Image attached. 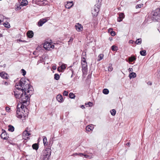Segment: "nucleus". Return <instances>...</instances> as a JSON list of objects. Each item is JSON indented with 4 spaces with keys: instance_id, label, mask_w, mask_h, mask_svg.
<instances>
[{
    "instance_id": "nucleus-1",
    "label": "nucleus",
    "mask_w": 160,
    "mask_h": 160,
    "mask_svg": "<svg viewBox=\"0 0 160 160\" xmlns=\"http://www.w3.org/2000/svg\"><path fill=\"white\" fill-rule=\"evenodd\" d=\"M19 85L22 88L21 92L22 93L20 97L18 98L19 102L21 103L20 104H26V105H28L29 103L30 94H28L26 93H29L30 91H32V88L30 85L26 83V81L24 78H21L18 82V84L17 85Z\"/></svg>"
},
{
    "instance_id": "nucleus-2",
    "label": "nucleus",
    "mask_w": 160,
    "mask_h": 160,
    "mask_svg": "<svg viewBox=\"0 0 160 160\" xmlns=\"http://www.w3.org/2000/svg\"><path fill=\"white\" fill-rule=\"evenodd\" d=\"M28 110L26 106L23 104H18L16 116L18 118H24L28 115Z\"/></svg>"
},
{
    "instance_id": "nucleus-3",
    "label": "nucleus",
    "mask_w": 160,
    "mask_h": 160,
    "mask_svg": "<svg viewBox=\"0 0 160 160\" xmlns=\"http://www.w3.org/2000/svg\"><path fill=\"white\" fill-rule=\"evenodd\" d=\"M51 150L50 148H47L44 150L40 157V160H48L51 155Z\"/></svg>"
},
{
    "instance_id": "nucleus-4",
    "label": "nucleus",
    "mask_w": 160,
    "mask_h": 160,
    "mask_svg": "<svg viewBox=\"0 0 160 160\" xmlns=\"http://www.w3.org/2000/svg\"><path fill=\"white\" fill-rule=\"evenodd\" d=\"M18 84V83H17L15 85V87L17 88V89L14 91V96L16 98H18L20 97L21 93H22V92L21 91L22 88L19 85H18V86H17Z\"/></svg>"
},
{
    "instance_id": "nucleus-5",
    "label": "nucleus",
    "mask_w": 160,
    "mask_h": 160,
    "mask_svg": "<svg viewBox=\"0 0 160 160\" xmlns=\"http://www.w3.org/2000/svg\"><path fill=\"white\" fill-rule=\"evenodd\" d=\"M52 42L51 43L50 42H46L44 43L43 47L46 50H50V49L53 48L54 46L52 45Z\"/></svg>"
},
{
    "instance_id": "nucleus-6",
    "label": "nucleus",
    "mask_w": 160,
    "mask_h": 160,
    "mask_svg": "<svg viewBox=\"0 0 160 160\" xmlns=\"http://www.w3.org/2000/svg\"><path fill=\"white\" fill-rule=\"evenodd\" d=\"M153 18H155V19H159V18L160 17V8H158L155 9L153 12Z\"/></svg>"
},
{
    "instance_id": "nucleus-7",
    "label": "nucleus",
    "mask_w": 160,
    "mask_h": 160,
    "mask_svg": "<svg viewBox=\"0 0 160 160\" xmlns=\"http://www.w3.org/2000/svg\"><path fill=\"white\" fill-rule=\"evenodd\" d=\"M99 9V7L96 6V5H95V7L92 9V13L93 16L95 17L98 15Z\"/></svg>"
},
{
    "instance_id": "nucleus-8",
    "label": "nucleus",
    "mask_w": 160,
    "mask_h": 160,
    "mask_svg": "<svg viewBox=\"0 0 160 160\" xmlns=\"http://www.w3.org/2000/svg\"><path fill=\"white\" fill-rule=\"evenodd\" d=\"M28 2L26 0H22L21 2V5H18L17 8H16V10H20L22 7L24 6H26L28 4Z\"/></svg>"
},
{
    "instance_id": "nucleus-9",
    "label": "nucleus",
    "mask_w": 160,
    "mask_h": 160,
    "mask_svg": "<svg viewBox=\"0 0 160 160\" xmlns=\"http://www.w3.org/2000/svg\"><path fill=\"white\" fill-rule=\"evenodd\" d=\"M79 155L81 157L84 156L86 158H91L93 157V154L92 153H90L89 155H87L84 153H76L73 154V155Z\"/></svg>"
},
{
    "instance_id": "nucleus-10",
    "label": "nucleus",
    "mask_w": 160,
    "mask_h": 160,
    "mask_svg": "<svg viewBox=\"0 0 160 160\" xmlns=\"http://www.w3.org/2000/svg\"><path fill=\"white\" fill-rule=\"evenodd\" d=\"M75 27L76 30L78 32H80L82 30V26L79 23L76 24Z\"/></svg>"
},
{
    "instance_id": "nucleus-11",
    "label": "nucleus",
    "mask_w": 160,
    "mask_h": 160,
    "mask_svg": "<svg viewBox=\"0 0 160 160\" xmlns=\"http://www.w3.org/2000/svg\"><path fill=\"white\" fill-rule=\"evenodd\" d=\"M0 76L3 79H8L9 77L8 75L4 72H1Z\"/></svg>"
},
{
    "instance_id": "nucleus-12",
    "label": "nucleus",
    "mask_w": 160,
    "mask_h": 160,
    "mask_svg": "<svg viewBox=\"0 0 160 160\" xmlns=\"http://www.w3.org/2000/svg\"><path fill=\"white\" fill-rule=\"evenodd\" d=\"M1 137L2 139L5 140H6L8 138V137L4 130H2V132L1 135Z\"/></svg>"
},
{
    "instance_id": "nucleus-13",
    "label": "nucleus",
    "mask_w": 160,
    "mask_h": 160,
    "mask_svg": "<svg viewBox=\"0 0 160 160\" xmlns=\"http://www.w3.org/2000/svg\"><path fill=\"white\" fill-rule=\"evenodd\" d=\"M67 4L65 5V8L68 9L70 8L74 5L72 1L67 2Z\"/></svg>"
},
{
    "instance_id": "nucleus-14",
    "label": "nucleus",
    "mask_w": 160,
    "mask_h": 160,
    "mask_svg": "<svg viewBox=\"0 0 160 160\" xmlns=\"http://www.w3.org/2000/svg\"><path fill=\"white\" fill-rule=\"evenodd\" d=\"M48 3L47 1L45 0H40L38 1V3L39 5L44 6Z\"/></svg>"
},
{
    "instance_id": "nucleus-15",
    "label": "nucleus",
    "mask_w": 160,
    "mask_h": 160,
    "mask_svg": "<svg viewBox=\"0 0 160 160\" xmlns=\"http://www.w3.org/2000/svg\"><path fill=\"white\" fill-rule=\"evenodd\" d=\"M33 32L32 31H28L27 33V36L29 38H31L33 36Z\"/></svg>"
},
{
    "instance_id": "nucleus-16",
    "label": "nucleus",
    "mask_w": 160,
    "mask_h": 160,
    "mask_svg": "<svg viewBox=\"0 0 160 160\" xmlns=\"http://www.w3.org/2000/svg\"><path fill=\"white\" fill-rule=\"evenodd\" d=\"M94 128L93 125L91 124L90 125H88L86 128V131L90 132L92 131Z\"/></svg>"
},
{
    "instance_id": "nucleus-17",
    "label": "nucleus",
    "mask_w": 160,
    "mask_h": 160,
    "mask_svg": "<svg viewBox=\"0 0 160 160\" xmlns=\"http://www.w3.org/2000/svg\"><path fill=\"white\" fill-rule=\"evenodd\" d=\"M57 100L59 102H62L63 101V98L62 95H58L56 98Z\"/></svg>"
},
{
    "instance_id": "nucleus-18",
    "label": "nucleus",
    "mask_w": 160,
    "mask_h": 160,
    "mask_svg": "<svg viewBox=\"0 0 160 160\" xmlns=\"http://www.w3.org/2000/svg\"><path fill=\"white\" fill-rule=\"evenodd\" d=\"M136 76V74L135 72H132L129 74V77L130 79L133 78H135Z\"/></svg>"
},
{
    "instance_id": "nucleus-19",
    "label": "nucleus",
    "mask_w": 160,
    "mask_h": 160,
    "mask_svg": "<svg viewBox=\"0 0 160 160\" xmlns=\"http://www.w3.org/2000/svg\"><path fill=\"white\" fill-rule=\"evenodd\" d=\"M30 135V134L28 133V132L27 130H25L23 132L22 136L23 137H27L26 138H28V136H29Z\"/></svg>"
},
{
    "instance_id": "nucleus-20",
    "label": "nucleus",
    "mask_w": 160,
    "mask_h": 160,
    "mask_svg": "<svg viewBox=\"0 0 160 160\" xmlns=\"http://www.w3.org/2000/svg\"><path fill=\"white\" fill-rule=\"evenodd\" d=\"M43 141L44 146H46L47 145V140L46 137L44 136L42 137Z\"/></svg>"
},
{
    "instance_id": "nucleus-21",
    "label": "nucleus",
    "mask_w": 160,
    "mask_h": 160,
    "mask_svg": "<svg viewBox=\"0 0 160 160\" xmlns=\"http://www.w3.org/2000/svg\"><path fill=\"white\" fill-rule=\"evenodd\" d=\"M66 68V65L65 64H62L61 66L60 67V69L59 68L58 69V70L59 71H60L62 70H64Z\"/></svg>"
},
{
    "instance_id": "nucleus-22",
    "label": "nucleus",
    "mask_w": 160,
    "mask_h": 160,
    "mask_svg": "<svg viewBox=\"0 0 160 160\" xmlns=\"http://www.w3.org/2000/svg\"><path fill=\"white\" fill-rule=\"evenodd\" d=\"M8 130L9 131L12 132L14 131V127L11 125H9L8 126Z\"/></svg>"
},
{
    "instance_id": "nucleus-23",
    "label": "nucleus",
    "mask_w": 160,
    "mask_h": 160,
    "mask_svg": "<svg viewBox=\"0 0 160 160\" xmlns=\"http://www.w3.org/2000/svg\"><path fill=\"white\" fill-rule=\"evenodd\" d=\"M47 21H39L38 22V26L39 27L42 26V25L45 23Z\"/></svg>"
},
{
    "instance_id": "nucleus-24",
    "label": "nucleus",
    "mask_w": 160,
    "mask_h": 160,
    "mask_svg": "<svg viewBox=\"0 0 160 160\" xmlns=\"http://www.w3.org/2000/svg\"><path fill=\"white\" fill-rule=\"evenodd\" d=\"M82 71L83 75H86L87 72V67L82 68Z\"/></svg>"
},
{
    "instance_id": "nucleus-25",
    "label": "nucleus",
    "mask_w": 160,
    "mask_h": 160,
    "mask_svg": "<svg viewBox=\"0 0 160 160\" xmlns=\"http://www.w3.org/2000/svg\"><path fill=\"white\" fill-rule=\"evenodd\" d=\"M136 59V58L134 56H132L128 58V61L129 62H132L135 60Z\"/></svg>"
},
{
    "instance_id": "nucleus-26",
    "label": "nucleus",
    "mask_w": 160,
    "mask_h": 160,
    "mask_svg": "<svg viewBox=\"0 0 160 160\" xmlns=\"http://www.w3.org/2000/svg\"><path fill=\"white\" fill-rule=\"evenodd\" d=\"M32 148L35 150H37L38 148V146L37 143H35L32 145Z\"/></svg>"
},
{
    "instance_id": "nucleus-27",
    "label": "nucleus",
    "mask_w": 160,
    "mask_h": 160,
    "mask_svg": "<svg viewBox=\"0 0 160 160\" xmlns=\"http://www.w3.org/2000/svg\"><path fill=\"white\" fill-rule=\"evenodd\" d=\"M3 25L4 27L7 28H9L10 27V26L9 23L7 22H6L3 23Z\"/></svg>"
},
{
    "instance_id": "nucleus-28",
    "label": "nucleus",
    "mask_w": 160,
    "mask_h": 160,
    "mask_svg": "<svg viewBox=\"0 0 160 160\" xmlns=\"http://www.w3.org/2000/svg\"><path fill=\"white\" fill-rule=\"evenodd\" d=\"M140 53L142 56H145L146 55V51L145 50L141 51Z\"/></svg>"
},
{
    "instance_id": "nucleus-29",
    "label": "nucleus",
    "mask_w": 160,
    "mask_h": 160,
    "mask_svg": "<svg viewBox=\"0 0 160 160\" xmlns=\"http://www.w3.org/2000/svg\"><path fill=\"white\" fill-rule=\"evenodd\" d=\"M110 112L111 115L113 116H115L116 114V111L114 109H113L111 110L110 111Z\"/></svg>"
},
{
    "instance_id": "nucleus-30",
    "label": "nucleus",
    "mask_w": 160,
    "mask_h": 160,
    "mask_svg": "<svg viewBox=\"0 0 160 160\" xmlns=\"http://www.w3.org/2000/svg\"><path fill=\"white\" fill-rule=\"evenodd\" d=\"M54 78L56 80H58L60 78V76L59 74L56 73L54 75Z\"/></svg>"
},
{
    "instance_id": "nucleus-31",
    "label": "nucleus",
    "mask_w": 160,
    "mask_h": 160,
    "mask_svg": "<svg viewBox=\"0 0 160 160\" xmlns=\"http://www.w3.org/2000/svg\"><path fill=\"white\" fill-rule=\"evenodd\" d=\"M142 39L141 38L138 39L135 42V43L137 44H140L141 43Z\"/></svg>"
},
{
    "instance_id": "nucleus-32",
    "label": "nucleus",
    "mask_w": 160,
    "mask_h": 160,
    "mask_svg": "<svg viewBox=\"0 0 160 160\" xmlns=\"http://www.w3.org/2000/svg\"><path fill=\"white\" fill-rule=\"evenodd\" d=\"M75 95L72 92H70L69 94V97L71 98H74L75 97Z\"/></svg>"
},
{
    "instance_id": "nucleus-33",
    "label": "nucleus",
    "mask_w": 160,
    "mask_h": 160,
    "mask_svg": "<svg viewBox=\"0 0 160 160\" xmlns=\"http://www.w3.org/2000/svg\"><path fill=\"white\" fill-rule=\"evenodd\" d=\"M111 49L113 51H116L118 50V47L115 45H113L111 47Z\"/></svg>"
},
{
    "instance_id": "nucleus-34",
    "label": "nucleus",
    "mask_w": 160,
    "mask_h": 160,
    "mask_svg": "<svg viewBox=\"0 0 160 160\" xmlns=\"http://www.w3.org/2000/svg\"><path fill=\"white\" fill-rule=\"evenodd\" d=\"M124 18V15L123 13H121L119 15V18L121 20L123 19Z\"/></svg>"
},
{
    "instance_id": "nucleus-35",
    "label": "nucleus",
    "mask_w": 160,
    "mask_h": 160,
    "mask_svg": "<svg viewBox=\"0 0 160 160\" xmlns=\"http://www.w3.org/2000/svg\"><path fill=\"white\" fill-rule=\"evenodd\" d=\"M82 68L87 67V64L86 62H81Z\"/></svg>"
},
{
    "instance_id": "nucleus-36",
    "label": "nucleus",
    "mask_w": 160,
    "mask_h": 160,
    "mask_svg": "<svg viewBox=\"0 0 160 160\" xmlns=\"http://www.w3.org/2000/svg\"><path fill=\"white\" fill-rule=\"evenodd\" d=\"M109 90L107 89H104L102 91L103 93L105 94H107L109 93Z\"/></svg>"
},
{
    "instance_id": "nucleus-37",
    "label": "nucleus",
    "mask_w": 160,
    "mask_h": 160,
    "mask_svg": "<svg viewBox=\"0 0 160 160\" xmlns=\"http://www.w3.org/2000/svg\"><path fill=\"white\" fill-rule=\"evenodd\" d=\"M103 57L104 55L103 54H99L98 56V58L99 59L98 60V61H100L102 60L103 58Z\"/></svg>"
},
{
    "instance_id": "nucleus-38",
    "label": "nucleus",
    "mask_w": 160,
    "mask_h": 160,
    "mask_svg": "<svg viewBox=\"0 0 160 160\" xmlns=\"http://www.w3.org/2000/svg\"><path fill=\"white\" fill-rule=\"evenodd\" d=\"M101 0H97V2H98V3L97 4V6H96L100 7V5L101 2Z\"/></svg>"
},
{
    "instance_id": "nucleus-39",
    "label": "nucleus",
    "mask_w": 160,
    "mask_h": 160,
    "mask_svg": "<svg viewBox=\"0 0 160 160\" xmlns=\"http://www.w3.org/2000/svg\"><path fill=\"white\" fill-rule=\"evenodd\" d=\"M6 18L4 16L2 15H0V20H4V19H6Z\"/></svg>"
},
{
    "instance_id": "nucleus-40",
    "label": "nucleus",
    "mask_w": 160,
    "mask_h": 160,
    "mask_svg": "<svg viewBox=\"0 0 160 160\" xmlns=\"http://www.w3.org/2000/svg\"><path fill=\"white\" fill-rule=\"evenodd\" d=\"M142 6L143 4H138L136 6V8H140L141 7H142Z\"/></svg>"
},
{
    "instance_id": "nucleus-41",
    "label": "nucleus",
    "mask_w": 160,
    "mask_h": 160,
    "mask_svg": "<svg viewBox=\"0 0 160 160\" xmlns=\"http://www.w3.org/2000/svg\"><path fill=\"white\" fill-rule=\"evenodd\" d=\"M86 105H88V106L90 107L92 106V103L90 102H88L87 103H86Z\"/></svg>"
},
{
    "instance_id": "nucleus-42",
    "label": "nucleus",
    "mask_w": 160,
    "mask_h": 160,
    "mask_svg": "<svg viewBox=\"0 0 160 160\" xmlns=\"http://www.w3.org/2000/svg\"><path fill=\"white\" fill-rule=\"evenodd\" d=\"M68 92L66 91H64L63 93V95L64 96H67L68 95Z\"/></svg>"
},
{
    "instance_id": "nucleus-43",
    "label": "nucleus",
    "mask_w": 160,
    "mask_h": 160,
    "mask_svg": "<svg viewBox=\"0 0 160 160\" xmlns=\"http://www.w3.org/2000/svg\"><path fill=\"white\" fill-rule=\"evenodd\" d=\"M22 71V75L23 76H25L26 74V71L23 69H22L21 70Z\"/></svg>"
},
{
    "instance_id": "nucleus-44",
    "label": "nucleus",
    "mask_w": 160,
    "mask_h": 160,
    "mask_svg": "<svg viewBox=\"0 0 160 160\" xmlns=\"http://www.w3.org/2000/svg\"><path fill=\"white\" fill-rule=\"evenodd\" d=\"M110 33H111V35L112 36H115L116 35V33H115V32L114 31H111Z\"/></svg>"
},
{
    "instance_id": "nucleus-45",
    "label": "nucleus",
    "mask_w": 160,
    "mask_h": 160,
    "mask_svg": "<svg viewBox=\"0 0 160 160\" xmlns=\"http://www.w3.org/2000/svg\"><path fill=\"white\" fill-rule=\"evenodd\" d=\"M108 70L109 71H112L113 70V68L112 66H110L108 67Z\"/></svg>"
},
{
    "instance_id": "nucleus-46",
    "label": "nucleus",
    "mask_w": 160,
    "mask_h": 160,
    "mask_svg": "<svg viewBox=\"0 0 160 160\" xmlns=\"http://www.w3.org/2000/svg\"><path fill=\"white\" fill-rule=\"evenodd\" d=\"M10 110V108L8 107H6V110L7 112H9Z\"/></svg>"
},
{
    "instance_id": "nucleus-47",
    "label": "nucleus",
    "mask_w": 160,
    "mask_h": 160,
    "mask_svg": "<svg viewBox=\"0 0 160 160\" xmlns=\"http://www.w3.org/2000/svg\"><path fill=\"white\" fill-rule=\"evenodd\" d=\"M128 71L130 72H132L133 71V69L132 68H129L128 69Z\"/></svg>"
},
{
    "instance_id": "nucleus-48",
    "label": "nucleus",
    "mask_w": 160,
    "mask_h": 160,
    "mask_svg": "<svg viewBox=\"0 0 160 160\" xmlns=\"http://www.w3.org/2000/svg\"><path fill=\"white\" fill-rule=\"evenodd\" d=\"M133 42H134L132 40H130L129 41V43H130L133 44Z\"/></svg>"
},
{
    "instance_id": "nucleus-49",
    "label": "nucleus",
    "mask_w": 160,
    "mask_h": 160,
    "mask_svg": "<svg viewBox=\"0 0 160 160\" xmlns=\"http://www.w3.org/2000/svg\"><path fill=\"white\" fill-rule=\"evenodd\" d=\"M4 84H5V85L6 86H7L8 85V82H6V81H5V82H4Z\"/></svg>"
},
{
    "instance_id": "nucleus-50",
    "label": "nucleus",
    "mask_w": 160,
    "mask_h": 160,
    "mask_svg": "<svg viewBox=\"0 0 160 160\" xmlns=\"http://www.w3.org/2000/svg\"><path fill=\"white\" fill-rule=\"evenodd\" d=\"M73 40V39L72 38H70L69 40V41L68 42H70L71 41H72Z\"/></svg>"
},
{
    "instance_id": "nucleus-51",
    "label": "nucleus",
    "mask_w": 160,
    "mask_h": 160,
    "mask_svg": "<svg viewBox=\"0 0 160 160\" xmlns=\"http://www.w3.org/2000/svg\"><path fill=\"white\" fill-rule=\"evenodd\" d=\"M36 49L39 50H41V47H38L36 48Z\"/></svg>"
},
{
    "instance_id": "nucleus-52",
    "label": "nucleus",
    "mask_w": 160,
    "mask_h": 160,
    "mask_svg": "<svg viewBox=\"0 0 160 160\" xmlns=\"http://www.w3.org/2000/svg\"><path fill=\"white\" fill-rule=\"evenodd\" d=\"M81 108H82V109H84L85 108V106L84 105H82L81 107Z\"/></svg>"
},
{
    "instance_id": "nucleus-53",
    "label": "nucleus",
    "mask_w": 160,
    "mask_h": 160,
    "mask_svg": "<svg viewBox=\"0 0 160 160\" xmlns=\"http://www.w3.org/2000/svg\"><path fill=\"white\" fill-rule=\"evenodd\" d=\"M72 75L71 76V78H72V76H73V72H74V71L73 70H72Z\"/></svg>"
},
{
    "instance_id": "nucleus-54",
    "label": "nucleus",
    "mask_w": 160,
    "mask_h": 160,
    "mask_svg": "<svg viewBox=\"0 0 160 160\" xmlns=\"http://www.w3.org/2000/svg\"><path fill=\"white\" fill-rule=\"evenodd\" d=\"M82 62H86V59H84V60H82Z\"/></svg>"
},
{
    "instance_id": "nucleus-55",
    "label": "nucleus",
    "mask_w": 160,
    "mask_h": 160,
    "mask_svg": "<svg viewBox=\"0 0 160 160\" xmlns=\"http://www.w3.org/2000/svg\"><path fill=\"white\" fill-rule=\"evenodd\" d=\"M148 84L149 85H151L152 83L151 82H148Z\"/></svg>"
},
{
    "instance_id": "nucleus-56",
    "label": "nucleus",
    "mask_w": 160,
    "mask_h": 160,
    "mask_svg": "<svg viewBox=\"0 0 160 160\" xmlns=\"http://www.w3.org/2000/svg\"><path fill=\"white\" fill-rule=\"evenodd\" d=\"M126 145L128 146H129V145H130V143L129 142H128L127 143V144H126Z\"/></svg>"
},
{
    "instance_id": "nucleus-57",
    "label": "nucleus",
    "mask_w": 160,
    "mask_h": 160,
    "mask_svg": "<svg viewBox=\"0 0 160 160\" xmlns=\"http://www.w3.org/2000/svg\"><path fill=\"white\" fill-rule=\"evenodd\" d=\"M53 69H56V66H53Z\"/></svg>"
},
{
    "instance_id": "nucleus-58",
    "label": "nucleus",
    "mask_w": 160,
    "mask_h": 160,
    "mask_svg": "<svg viewBox=\"0 0 160 160\" xmlns=\"http://www.w3.org/2000/svg\"><path fill=\"white\" fill-rule=\"evenodd\" d=\"M84 59H85V57H82V59L84 60Z\"/></svg>"
},
{
    "instance_id": "nucleus-59",
    "label": "nucleus",
    "mask_w": 160,
    "mask_h": 160,
    "mask_svg": "<svg viewBox=\"0 0 160 160\" xmlns=\"http://www.w3.org/2000/svg\"><path fill=\"white\" fill-rule=\"evenodd\" d=\"M40 61H38V63H37V65L38 64H39V63H40Z\"/></svg>"
},
{
    "instance_id": "nucleus-60",
    "label": "nucleus",
    "mask_w": 160,
    "mask_h": 160,
    "mask_svg": "<svg viewBox=\"0 0 160 160\" xmlns=\"http://www.w3.org/2000/svg\"><path fill=\"white\" fill-rule=\"evenodd\" d=\"M42 20H47L46 18H44V19H42Z\"/></svg>"
},
{
    "instance_id": "nucleus-61",
    "label": "nucleus",
    "mask_w": 160,
    "mask_h": 160,
    "mask_svg": "<svg viewBox=\"0 0 160 160\" xmlns=\"http://www.w3.org/2000/svg\"><path fill=\"white\" fill-rule=\"evenodd\" d=\"M2 21H1V20H0V23H1L2 22Z\"/></svg>"
},
{
    "instance_id": "nucleus-62",
    "label": "nucleus",
    "mask_w": 160,
    "mask_h": 160,
    "mask_svg": "<svg viewBox=\"0 0 160 160\" xmlns=\"http://www.w3.org/2000/svg\"><path fill=\"white\" fill-rule=\"evenodd\" d=\"M111 30H112V29H110H110H109V31H110V30H111Z\"/></svg>"
},
{
    "instance_id": "nucleus-63",
    "label": "nucleus",
    "mask_w": 160,
    "mask_h": 160,
    "mask_svg": "<svg viewBox=\"0 0 160 160\" xmlns=\"http://www.w3.org/2000/svg\"><path fill=\"white\" fill-rule=\"evenodd\" d=\"M2 34H1V35H0V36L1 37H2Z\"/></svg>"
},
{
    "instance_id": "nucleus-64",
    "label": "nucleus",
    "mask_w": 160,
    "mask_h": 160,
    "mask_svg": "<svg viewBox=\"0 0 160 160\" xmlns=\"http://www.w3.org/2000/svg\"><path fill=\"white\" fill-rule=\"evenodd\" d=\"M20 41H22V40H21L20 39L19 40Z\"/></svg>"
}]
</instances>
